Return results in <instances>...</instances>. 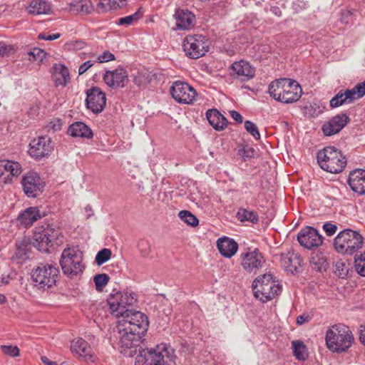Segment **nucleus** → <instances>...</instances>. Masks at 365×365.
I'll list each match as a JSON object with an SVG mask.
<instances>
[{
    "mask_svg": "<svg viewBox=\"0 0 365 365\" xmlns=\"http://www.w3.org/2000/svg\"><path fill=\"white\" fill-rule=\"evenodd\" d=\"M71 351L74 356L83 358L87 362H93L96 359L92 348L87 341L81 338L71 341Z\"/></svg>",
    "mask_w": 365,
    "mask_h": 365,
    "instance_id": "a211bd4d",
    "label": "nucleus"
},
{
    "mask_svg": "<svg viewBox=\"0 0 365 365\" xmlns=\"http://www.w3.org/2000/svg\"><path fill=\"white\" fill-rule=\"evenodd\" d=\"M85 46L86 43L81 40L71 41L66 44L68 49L71 51L81 50Z\"/></svg>",
    "mask_w": 365,
    "mask_h": 365,
    "instance_id": "5fc2aeb1",
    "label": "nucleus"
},
{
    "mask_svg": "<svg viewBox=\"0 0 365 365\" xmlns=\"http://www.w3.org/2000/svg\"><path fill=\"white\" fill-rule=\"evenodd\" d=\"M28 13L34 15L48 14L51 7L50 4L43 0H32L26 8Z\"/></svg>",
    "mask_w": 365,
    "mask_h": 365,
    "instance_id": "7c9ffc66",
    "label": "nucleus"
},
{
    "mask_svg": "<svg viewBox=\"0 0 365 365\" xmlns=\"http://www.w3.org/2000/svg\"><path fill=\"white\" fill-rule=\"evenodd\" d=\"M53 79L56 87H65L71 80L68 68L61 63H55L53 66Z\"/></svg>",
    "mask_w": 365,
    "mask_h": 365,
    "instance_id": "412c9836",
    "label": "nucleus"
},
{
    "mask_svg": "<svg viewBox=\"0 0 365 365\" xmlns=\"http://www.w3.org/2000/svg\"><path fill=\"white\" fill-rule=\"evenodd\" d=\"M171 96L179 103L193 104L197 98L198 93H170Z\"/></svg>",
    "mask_w": 365,
    "mask_h": 365,
    "instance_id": "72a5a7b5",
    "label": "nucleus"
},
{
    "mask_svg": "<svg viewBox=\"0 0 365 365\" xmlns=\"http://www.w3.org/2000/svg\"><path fill=\"white\" fill-rule=\"evenodd\" d=\"M363 244L364 238L361 235L351 229L341 231L334 240L335 250L342 255H353L362 247Z\"/></svg>",
    "mask_w": 365,
    "mask_h": 365,
    "instance_id": "6e6552de",
    "label": "nucleus"
},
{
    "mask_svg": "<svg viewBox=\"0 0 365 365\" xmlns=\"http://www.w3.org/2000/svg\"><path fill=\"white\" fill-rule=\"evenodd\" d=\"M141 16V14H140L139 11H136L135 14H132V15H129V16H125V17H122V18H120L118 19V24L119 25H131L133 24L135 21H138Z\"/></svg>",
    "mask_w": 365,
    "mask_h": 365,
    "instance_id": "49530a36",
    "label": "nucleus"
},
{
    "mask_svg": "<svg viewBox=\"0 0 365 365\" xmlns=\"http://www.w3.org/2000/svg\"><path fill=\"white\" fill-rule=\"evenodd\" d=\"M349 118L344 113L332 117L323 124L322 130L327 136H331L340 132L349 122Z\"/></svg>",
    "mask_w": 365,
    "mask_h": 365,
    "instance_id": "f3484780",
    "label": "nucleus"
},
{
    "mask_svg": "<svg viewBox=\"0 0 365 365\" xmlns=\"http://www.w3.org/2000/svg\"><path fill=\"white\" fill-rule=\"evenodd\" d=\"M286 78H279L271 82L269 85V91H276L277 90H282L286 91Z\"/></svg>",
    "mask_w": 365,
    "mask_h": 365,
    "instance_id": "de8ad7c7",
    "label": "nucleus"
},
{
    "mask_svg": "<svg viewBox=\"0 0 365 365\" xmlns=\"http://www.w3.org/2000/svg\"><path fill=\"white\" fill-rule=\"evenodd\" d=\"M311 262L316 265V267H314V269H317L319 271H321L322 269H323V268L325 269L326 260L324 258H319L318 257H312Z\"/></svg>",
    "mask_w": 365,
    "mask_h": 365,
    "instance_id": "13d9d810",
    "label": "nucleus"
},
{
    "mask_svg": "<svg viewBox=\"0 0 365 365\" xmlns=\"http://www.w3.org/2000/svg\"><path fill=\"white\" fill-rule=\"evenodd\" d=\"M152 73L146 69L138 71L134 77V82L138 86H144L151 81Z\"/></svg>",
    "mask_w": 365,
    "mask_h": 365,
    "instance_id": "c9c22d12",
    "label": "nucleus"
},
{
    "mask_svg": "<svg viewBox=\"0 0 365 365\" xmlns=\"http://www.w3.org/2000/svg\"><path fill=\"white\" fill-rule=\"evenodd\" d=\"M138 248L140 255L143 257H146L150 252V245L148 240H142L138 242Z\"/></svg>",
    "mask_w": 365,
    "mask_h": 365,
    "instance_id": "603ef678",
    "label": "nucleus"
},
{
    "mask_svg": "<svg viewBox=\"0 0 365 365\" xmlns=\"http://www.w3.org/2000/svg\"><path fill=\"white\" fill-rule=\"evenodd\" d=\"M1 351L9 356L16 357L19 355V349L16 346L2 345L1 346Z\"/></svg>",
    "mask_w": 365,
    "mask_h": 365,
    "instance_id": "8fccbe9b",
    "label": "nucleus"
},
{
    "mask_svg": "<svg viewBox=\"0 0 365 365\" xmlns=\"http://www.w3.org/2000/svg\"><path fill=\"white\" fill-rule=\"evenodd\" d=\"M86 105L93 113L103 110L106 104V93H86Z\"/></svg>",
    "mask_w": 365,
    "mask_h": 365,
    "instance_id": "5701e85b",
    "label": "nucleus"
},
{
    "mask_svg": "<svg viewBox=\"0 0 365 365\" xmlns=\"http://www.w3.org/2000/svg\"><path fill=\"white\" fill-rule=\"evenodd\" d=\"M60 229L53 225L36 227L34 232V246L39 251L47 252L50 247L63 243Z\"/></svg>",
    "mask_w": 365,
    "mask_h": 365,
    "instance_id": "39448f33",
    "label": "nucleus"
},
{
    "mask_svg": "<svg viewBox=\"0 0 365 365\" xmlns=\"http://www.w3.org/2000/svg\"><path fill=\"white\" fill-rule=\"evenodd\" d=\"M232 68L238 76L244 77V80L250 79L255 74V68L249 62L245 61L235 62Z\"/></svg>",
    "mask_w": 365,
    "mask_h": 365,
    "instance_id": "c85d7f7f",
    "label": "nucleus"
},
{
    "mask_svg": "<svg viewBox=\"0 0 365 365\" xmlns=\"http://www.w3.org/2000/svg\"><path fill=\"white\" fill-rule=\"evenodd\" d=\"M105 83L113 89L123 88L128 81L127 71L122 67L113 71H106L103 75Z\"/></svg>",
    "mask_w": 365,
    "mask_h": 365,
    "instance_id": "dca6fc26",
    "label": "nucleus"
},
{
    "mask_svg": "<svg viewBox=\"0 0 365 365\" xmlns=\"http://www.w3.org/2000/svg\"><path fill=\"white\" fill-rule=\"evenodd\" d=\"M22 186L25 194L30 197H36L42 192L44 182L36 173H29L22 179Z\"/></svg>",
    "mask_w": 365,
    "mask_h": 365,
    "instance_id": "4468645a",
    "label": "nucleus"
},
{
    "mask_svg": "<svg viewBox=\"0 0 365 365\" xmlns=\"http://www.w3.org/2000/svg\"><path fill=\"white\" fill-rule=\"evenodd\" d=\"M292 349L294 355L297 359L304 360L307 357V348L301 341H293Z\"/></svg>",
    "mask_w": 365,
    "mask_h": 365,
    "instance_id": "e433bc0d",
    "label": "nucleus"
},
{
    "mask_svg": "<svg viewBox=\"0 0 365 365\" xmlns=\"http://www.w3.org/2000/svg\"><path fill=\"white\" fill-rule=\"evenodd\" d=\"M309 319V317L306 314H302L297 317V324L299 325H302L304 323L308 322Z\"/></svg>",
    "mask_w": 365,
    "mask_h": 365,
    "instance_id": "338daca9",
    "label": "nucleus"
},
{
    "mask_svg": "<svg viewBox=\"0 0 365 365\" xmlns=\"http://www.w3.org/2000/svg\"><path fill=\"white\" fill-rule=\"evenodd\" d=\"M365 95V93H338L330 100V106L337 108L343 104H349L355 98H361Z\"/></svg>",
    "mask_w": 365,
    "mask_h": 365,
    "instance_id": "bb28decb",
    "label": "nucleus"
},
{
    "mask_svg": "<svg viewBox=\"0 0 365 365\" xmlns=\"http://www.w3.org/2000/svg\"><path fill=\"white\" fill-rule=\"evenodd\" d=\"M169 91H196L191 86L184 81H176L173 83Z\"/></svg>",
    "mask_w": 365,
    "mask_h": 365,
    "instance_id": "a19ab883",
    "label": "nucleus"
},
{
    "mask_svg": "<svg viewBox=\"0 0 365 365\" xmlns=\"http://www.w3.org/2000/svg\"><path fill=\"white\" fill-rule=\"evenodd\" d=\"M323 230L327 236H332L337 230V226L330 222H326L323 225Z\"/></svg>",
    "mask_w": 365,
    "mask_h": 365,
    "instance_id": "4d7b16f0",
    "label": "nucleus"
},
{
    "mask_svg": "<svg viewBox=\"0 0 365 365\" xmlns=\"http://www.w3.org/2000/svg\"><path fill=\"white\" fill-rule=\"evenodd\" d=\"M242 269L247 274H256L262 269L266 260L262 253L257 248H247L239 256Z\"/></svg>",
    "mask_w": 365,
    "mask_h": 365,
    "instance_id": "9b49d317",
    "label": "nucleus"
},
{
    "mask_svg": "<svg viewBox=\"0 0 365 365\" xmlns=\"http://www.w3.org/2000/svg\"><path fill=\"white\" fill-rule=\"evenodd\" d=\"M66 5L68 6V10L69 11H74L81 14H88L93 10L90 0H73L70 3H66Z\"/></svg>",
    "mask_w": 365,
    "mask_h": 365,
    "instance_id": "c756f323",
    "label": "nucleus"
},
{
    "mask_svg": "<svg viewBox=\"0 0 365 365\" xmlns=\"http://www.w3.org/2000/svg\"><path fill=\"white\" fill-rule=\"evenodd\" d=\"M178 217L190 226L196 227L199 224L198 219L188 210H181L178 213Z\"/></svg>",
    "mask_w": 365,
    "mask_h": 365,
    "instance_id": "58836bf2",
    "label": "nucleus"
},
{
    "mask_svg": "<svg viewBox=\"0 0 365 365\" xmlns=\"http://www.w3.org/2000/svg\"><path fill=\"white\" fill-rule=\"evenodd\" d=\"M182 47L187 56L197 59L208 51L209 45L204 36L195 34L187 36L183 41Z\"/></svg>",
    "mask_w": 365,
    "mask_h": 365,
    "instance_id": "f8f14e48",
    "label": "nucleus"
},
{
    "mask_svg": "<svg viewBox=\"0 0 365 365\" xmlns=\"http://www.w3.org/2000/svg\"><path fill=\"white\" fill-rule=\"evenodd\" d=\"M68 133L72 137L91 138L93 132L91 129L83 122H76L71 124L68 129Z\"/></svg>",
    "mask_w": 365,
    "mask_h": 365,
    "instance_id": "cd10ccee",
    "label": "nucleus"
},
{
    "mask_svg": "<svg viewBox=\"0 0 365 365\" xmlns=\"http://www.w3.org/2000/svg\"><path fill=\"white\" fill-rule=\"evenodd\" d=\"M297 240L302 246L309 250L319 247L323 242L322 236L312 227L302 229L297 235Z\"/></svg>",
    "mask_w": 365,
    "mask_h": 365,
    "instance_id": "2eb2a0df",
    "label": "nucleus"
},
{
    "mask_svg": "<svg viewBox=\"0 0 365 365\" xmlns=\"http://www.w3.org/2000/svg\"><path fill=\"white\" fill-rule=\"evenodd\" d=\"M60 265L64 274L73 279L81 275L84 269L83 253L76 247H68L62 252Z\"/></svg>",
    "mask_w": 365,
    "mask_h": 365,
    "instance_id": "1a4fd4ad",
    "label": "nucleus"
},
{
    "mask_svg": "<svg viewBox=\"0 0 365 365\" xmlns=\"http://www.w3.org/2000/svg\"><path fill=\"white\" fill-rule=\"evenodd\" d=\"M137 299L134 293L125 291H117L111 293L108 298L109 309L112 315L121 320L131 319L135 313H141L130 309Z\"/></svg>",
    "mask_w": 365,
    "mask_h": 365,
    "instance_id": "7ed1b4c3",
    "label": "nucleus"
},
{
    "mask_svg": "<svg viewBox=\"0 0 365 365\" xmlns=\"http://www.w3.org/2000/svg\"><path fill=\"white\" fill-rule=\"evenodd\" d=\"M96 61H87L82 63L78 68V74L82 75L85 73L90 68H91Z\"/></svg>",
    "mask_w": 365,
    "mask_h": 365,
    "instance_id": "052dcab7",
    "label": "nucleus"
},
{
    "mask_svg": "<svg viewBox=\"0 0 365 365\" xmlns=\"http://www.w3.org/2000/svg\"><path fill=\"white\" fill-rule=\"evenodd\" d=\"M176 356L171 346L160 344L155 349H139L135 365H176Z\"/></svg>",
    "mask_w": 365,
    "mask_h": 365,
    "instance_id": "f03ea898",
    "label": "nucleus"
},
{
    "mask_svg": "<svg viewBox=\"0 0 365 365\" xmlns=\"http://www.w3.org/2000/svg\"><path fill=\"white\" fill-rule=\"evenodd\" d=\"M348 184L359 195H365V170L356 169L349 173Z\"/></svg>",
    "mask_w": 365,
    "mask_h": 365,
    "instance_id": "aec40b11",
    "label": "nucleus"
},
{
    "mask_svg": "<svg viewBox=\"0 0 365 365\" xmlns=\"http://www.w3.org/2000/svg\"><path fill=\"white\" fill-rule=\"evenodd\" d=\"M176 26L179 30H188L193 27L195 16L187 10H178L175 14Z\"/></svg>",
    "mask_w": 365,
    "mask_h": 365,
    "instance_id": "b1692460",
    "label": "nucleus"
},
{
    "mask_svg": "<svg viewBox=\"0 0 365 365\" xmlns=\"http://www.w3.org/2000/svg\"><path fill=\"white\" fill-rule=\"evenodd\" d=\"M245 128L246 130L250 133L255 139L260 138V134L257 126L250 120H246L245 122Z\"/></svg>",
    "mask_w": 365,
    "mask_h": 365,
    "instance_id": "09e8293b",
    "label": "nucleus"
},
{
    "mask_svg": "<svg viewBox=\"0 0 365 365\" xmlns=\"http://www.w3.org/2000/svg\"><path fill=\"white\" fill-rule=\"evenodd\" d=\"M63 125V122L59 118L52 119L50 122H48L44 127V129L46 132H57L61 130Z\"/></svg>",
    "mask_w": 365,
    "mask_h": 365,
    "instance_id": "c03bdc74",
    "label": "nucleus"
},
{
    "mask_svg": "<svg viewBox=\"0 0 365 365\" xmlns=\"http://www.w3.org/2000/svg\"><path fill=\"white\" fill-rule=\"evenodd\" d=\"M351 14V13L350 11L343 12L340 17V21L343 24H348L349 21V17Z\"/></svg>",
    "mask_w": 365,
    "mask_h": 365,
    "instance_id": "69168bd1",
    "label": "nucleus"
},
{
    "mask_svg": "<svg viewBox=\"0 0 365 365\" xmlns=\"http://www.w3.org/2000/svg\"><path fill=\"white\" fill-rule=\"evenodd\" d=\"M340 91H365V81L364 82L357 83L353 88L341 90Z\"/></svg>",
    "mask_w": 365,
    "mask_h": 365,
    "instance_id": "e2e57ef3",
    "label": "nucleus"
},
{
    "mask_svg": "<svg viewBox=\"0 0 365 365\" xmlns=\"http://www.w3.org/2000/svg\"><path fill=\"white\" fill-rule=\"evenodd\" d=\"M230 114L233 120H235V121H237L239 123H242V121H243L242 116L241 115V114L240 113H238L237 111H235V110H231V111H230Z\"/></svg>",
    "mask_w": 365,
    "mask_h": 365,
    "instance_id": "0e129e2a",
    "label": "nucleus"
},
{
    "mask_svg": "<svg viewBox=\"0 0 365 365\" xmlns=\"http://www.w3.org/2000/svg\"><path fill=\"white\" fill-rule=\"evenodd\" d=\"M14 48L11 46L4 42L0 41V56H4L13 52Z\"/></svg>",
    "mask_w": 365,
    "mask_h": 365,
    "instance_id": "bf43d9fd",
    "label": "nucleus"
},
{
    "mask_svg": "<svg viewBox=\"0 0 365 365\" xmlns=\"http://www.w3.org/2000/svg\"><path fill=\"white\" fill-rule=\"evenodd\" d=\"M302 93H269L270 96L279 102L292 103L299 101Z\"/></svg>",
    "mask_w": 365,
    "mask_h": 365,
    "instance_id": "2f4dec72",
    "label": "nucleus"
},
{
    "mask_svg": "<svg viewBox=\"0 0 365 365\" xmlns=\"http://www.w3.org/2000/svg\"><path fill=\"white\" fill-rule=\"evenodd\" d=\"M285 83H286V91H289L291 89L295 90V91L299 89L300 91H302L301 85L295 80L286 78Z\"/></svg>",
    "mask_w": 365,
    "mask_h": 365,
    "instance_id": "864d4df0",
    "label": "nucleus"
},
{
    "mask_svg": "<svg viewBox=\"0 0 365 365\" xmlns=\"http://www.w3.org/2000/svg\"><path fill=\"white\" fill-rule=\"evenodd\" d=\"M41 217V215L38 207H30L19 215L17 222L21 225L29 227Z\"/></svg>",
    "mask_w": 365,
    "mask_h": 365,
    "instance_id": "393cba45",
    "label": "nucleus"
},
{
    "mask_svg": "<svg viewBox=\"0 0 365 365\" xmlns=\"http://www.w3.org/2000/svg\"><path fill=\"white\" fill-rule=\"evenodd\" d=\"M98 63H106L115 60V56L110 51H104L101 55L98 56Z\"/></svg>",
    "mask_w": 365,
    "mask_h": 365,
    "instance_id": "6e6d98bb",
    "label": "nucleus"
},
{
    "mask_svg": "<svg viewBox=\"0 0 365 365\" xmlns=\"http://www.w3.org/2000/svg\"><path fill=\"white\" fill-rule=\"evenodd\" d=\"M279 260L284 270L292 274L301 267L302 262L300 255L293 250L282 253Z\"/></svg>",
    "mask_w": 365,
    "mask_h": 365,
    "instance_id": "6ab92c4d",
    "label": "nucleus"
},
{
    "mask_svg": "<svg viewBox=\"0 0 365 365\" xmlns=\"http://www.w3.org/2000/svg\"><path fill=\"white\" fill-rule=\"evenodd\" d=\"M359 339L365 345V324L360 327Z\"/></svg>",
    "mask_w": 365,
    "mask_h": 365,
    "instance_id": "774afa93",
    "label": "nucleus"
},
{
    "mask_svg": "<svg viewBox=\"0 0 365 365\" xmlns=\"http://www.w3.org/2000/svg\"><path fill=\"white\" fill-rule=\"evenodd\" d=\"M317 163L320 168L331 173H341L346 165L342 153L334 147H326L317 153Z\"/></svg>",
    "mask_w": 365,
    "mask_h": 365,
    "instance_id": "0eeeda50",
    "label": "nucleus"
},
{
    "mask_svg": "<svg viewBox=\"0 0 365 365\" xmlns=\"http://www.w3.org/2000/svg\"><path fill=\"white\" fill-rule=\"evenodd\" d=\"M335 274L339 277L344 278L349 272V267L344 262L339 260L335 263Z\"/></svg>",
    "mask_w": 365,
    "mask_h": 365,
    "instance_id": "a18cd8bd",
    "label": "nucleus"
},
{
    "mask_svg": "<svg viewBox=\"0 0 365 365\" xmlns=\"http://www.w3.org/2000/svg\"><path fill=\"white\" fill-rule=\"evenodd\" d=\"M237 219L241 222L256 224L259 221L258 215L255 211L240 208L237 213Z\"/></svg>",
    "mask_w": 365,
    "mask_h": 365,
    "instance_id": "f704fd0d",
    "label": "nucleus"
},
{
    "mask_svg": "<svg viewBox=\"0 0 365 365\" xmlns=\"http://www.w3.org/2000/svg\"><path fill=\"white\" fill-rule=\"evenodd\" d=\"M252 287L255 297L262 302L273 299L282 292V286L271 274L259 276L253 281Z\"/></svg>",
    "mask_w": 365,
    "mask_h": 365,
    "instance_id": "423d86ee",
    "label": "nucleus"
},
{
    "mask_svg": "<svg viewBox=\"0 0 365 365\" xmlns=\"http://www.w3.org/2000/svg\"><path fill=\"white\" fill-rule=\"evenodd\" d=\"M126 4V0H100L99 6L105 11L108 9H117Z\"/></svg>",
    "mask_w": 365,
    "mask_h": 365,
    "instance_id": "4c0bfd02",
    "label": "nucleus"
},
{
    "mask_svg": "<svg viewBox=\"0 0 365 365\" xmlns=\"http://www.w3.org/2000/svg\"><path fill=\"white\" fill-rule=\"evenodd\" d=\"M109 279L110 277L107 274H96L93 278L96 289L98 291H101L108 284Z\"/></svg>",
    "mask_w": 365,
    "mask_h": 365,
    "instance_id": "79ce46f5",
    "label": "nucleus"
},
{
    "mask_svg": "<svg viewBox=\"0 0 365 365\" xmlns=\"http://www.w3.org/2000/svg\"><path fill=\"white\" fill-rule=\"evenodd\" d=\"M29 146V155L36 160L48 156L53 148L51 138L46 136H41L32 140Z\"/></svg>",
    "mask_w": 365,
    "mask_h": 365,
    "instance_id": "ddd939ff",
    "label": "nucleus"
},
{
    "mask_svg": "<svg viewBox=\"0 0 365 365\" xmlns=\"http://www.w3.org/2000/svg\"><path fill=\"white\" fill-rule=\"evenodd\" d=\"M0 163L4 174L8 173L12 176H18L22 172L21 165L18 162L2 160Z\"/></svg>",
    "mask_w": 365,
    "mask_h": 365,
    "instance_id": "473e14b6",
    "label": "nucleus"
},
{
    "mask_svg": "<svg viewBox=\"0 0 365 365\" xmlns=\"http://www.w3.org/2000/svg\"><path fill=\"white\" fill-rule=\"evenodd\" d=\"M29 55L30 61L41 62L45 56V53L43 51L35 48L29 53Z\"/></svg>",
    "mask_w": 365,
    "mask_h": 365,
    "instance_id": "3c124183",
    "label": "nucleus"
},
{
    "mask_svg": "<svg viewBox=\"0 0 365 365\" xmlns=\"http://www.w3.org/2000/svg\"><path fill=\"white\" fill-rule=\"evenodd\" d=\"M206 117L210 125L216 130H222L227 127V120L217 110H208Z\"/></svg>",
    "mask_w": 365,
    "mask_h": 365,
    "instance_id": "a878e982",
    "label": "nucleus"
},
{
    "mask_svg": "<svg viewBox=\"0 0 365 365\" xmlns=\"http://www.w3.org/2000/svg\"><path fill=\"white\" fill-rule=\"evenodd\" d=\"M111 251L108 248H103L101 250H100L96 256V262L98 265H102L105 262H106L108 260L110 259L111 257Z\"/></svg>",
    "mask_w": 365,
    "mask_h": 365,
    "instance_id": "37998d69",
    "label": "nucleus"
},
{
    "mask_svg": "<svg viewBox=\"0 0 365 365\" xmlns=\"http://www.w3.org/2000/svg\"><path fill=\"white\" fill-rule=\"evenodd\" d=\"M58 273L55 265L41 263L32 270L31 278L38 289L46 291L56 285Z\"/></svg>",
    "mask_w": 365,
    "mask_h": 365,
    "instance_id": "9d476101",
    "label": "nucleus"
},
{
    "mask_svg": "<svg viewBox=\"0 0 365 365\" xmlns=\"http://www.w3.org/2000/svg\"><path fill=\"white\" fill-rule=\"evenodd\" d=\"M148 328V317L143 313H135L134 317L129 321L119 320L117 337L120 353L125 356H133Z\"/></svg>",
    "mask_w": 365,
    "mask_h": 365,
    "instance_id": "f257e3e1",
    "label": "nucleus"
},
{
    "mask_svg": "<svg viewBox=\"0 0 365 365\" xmlns=\"http://www.w3.org/2000/svg\"><path fill=\"white\" fill-rule=\"evenodd\" d=\"M217 247L220 253L225 257L231 258L238 250V244L227 237L219 238L217 241Z\"/></svg>",
    "mask_w": 365,
    "mask_h": 365,
    "instance_id": "4be33fe9",
    "label": "nucleus"
},
{
    "mask_svg": "<svg viewBox=\"0 0 365 365\" xmlns=\"http://www.w3.org/2000/svg\"><path fill=\"white\" fill-rule=\"evenodd\" d=\"M60 34H46L45 33H41L38 34V38L41 40L53 41L58 38Z\"/></svg>",
    "mask_w": 365,
    "mask_h": 365,
    "instance_id": "680f3d73",
    "label": "nucleus"
},
{
    "mask_svg": "<svg viewBox=\"0 0 365 365\" xmlns=\"http://www.w3.org/2000/svg\"><path fill=\"white\" fill-rule=\"evenodd\" d=\"M325 340L327 348L330 351L341 353L351 347L354 336L348 327L344 324H335L327 331Z\"/></svg>",
    "mask_w": 365,
    "mask_h": 365,
    "instance_id": "20e7f679",
    "label": "nucleus"
},
{
    "mask_svg": "<svg viewBox=\"0 0 365 365\" xmlns=\"http://www.w3.org/2000/svg\"><path fill=\"white\" fill-rule=\"evenodd\" d=\"M356 271L362 277H365V251L354 257Z\"/></svg>",
    "mask_w": 365,
    "mask_h": 365,
    "instance_id": "ea45409f",
    "label": "nucleus"
}]
</instances>
